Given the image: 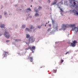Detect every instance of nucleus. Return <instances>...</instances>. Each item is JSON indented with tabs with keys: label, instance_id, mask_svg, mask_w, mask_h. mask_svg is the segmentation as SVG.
I'll return each mask as SVG.
<instances>
[{
	"label": "nucleus",
	"instance_id": "nucleus-1",
	"mask_svg": "<svg viewBox=\"0 0 78 78\" xmlns=\"http://www.w3.org/2000/svg\"><path fill=\"white\" fill-rule=\"evenodd\" d=\"M38 9H37V8H35L34 9V11L35 12H37L35 13V16L36 17L37 16H39V15H41V13L39 12V11L38 10Z\"/></svg>",
	"mask_w": 78,
	"mask_h": 78
},
{
	"label": "nucleus",
	"instance_id": "nucleus-2",
	"mask_svg": "<svg viewBox=\"0 0 78 78\" xmlns=\"http://www.w3.org/2000/svg\"><path fill=\"white\" fill-rule=\"evenodd\" d=\"M29 43L28 44H30V42H33L35 41V38L33 37H29V39L28 40Z\"/></svg>",
	"mask_w": 78,
	"mask_h": 78
},
{
	"label": "nucleus",
	"instance_id": "nucleus-3",
	"mask_svg": "<svg viewBox=\"0 0 78 78\" xmlns=\"http://www.w3.org/2000/svg\"><path fill=\"white\" fill-rule=\"evenodd\" d=\"M4 36L7 38V39H9V37L11 36V35L9 34L8 32L5 31L4 33Z\"/></svg>",
	"mask_w": 78,
	"mask_h": 78
},
{
	"label": "nucleus",
	"instance_id": "nucleus-4",
	"mask_svg": "<svg viewBox=\"0 0 78 78\" xmlns=\"http://www.w3.org/2000/svg\"><path fill=\"white\" fill-rule=\"evenodd\" d=\"M70 27V25H65L63 24L62 25V29L63 30H65L66 28H69Z\"/></svg>",
	"mask_w": 78,
	"mask_h": 78
},
{
	"label": "nucleus",
	"instance_id": "nucleus-5",
	"mask_svg": "<svg viewBox=\"0 0 78 78\" xmlns=\"http://www.w3.org/2000/svg\"><path fill=\"white\" fill-rule=\"evenodd\" d=\"M76 43H78V42L75 40H74L73 41V43H71V45L72 47H75L76 46Z\"/></svg>",
	"mask_w": 78,
	"mask_h": 78
},
{
	"label": "nucleus",
	"instance_id": "nucleus-6",
	"mask_svg": "<svg viewBox=\"0 0 78 78\" xmlns=\"http://www.w3.org/2000/svg\"><path fill=\"white\" fill-rule=\"evenodd\" d=\"M36 48V47L35 46H33L32 48L30 47V49L32 51V53H34V51L33 50H35V49Z\"/></svg>",
	"mask_w": 78,
	"mask_h": 78
},
{
	"label": "nucleus",
	"instance_id": "nucleus-7",
	"mask_svg": "<svg viewBox=\"0 0 78 78\" xmlns=\"http://www.w3.org/2000/svg\"><path fill=\"white\" fill-rule=\"evenodd\" d=\"M28 59L30 60L31 62H32L33 61V57H30L29 56L28 57Z\"/></svg>",
	"mask_w": 78,
	"mask_h": 78
},
{
	"label": "nucleus",
	"instance_id": "nucleus-8",
	"mask_svg": "<svg viewBox=\"0 0 78 78\" xmlns=\"http://www.w3.org/2000/svg\"><path fill=\"white\" fill-rule=\"evenodd\" d=\"M9 53V52H6L4 51V53H3V55H4V58H5V57L6 56H7V55Z\"/></svg>",
	"mask_w": 78,
	"mask_h": 78
},
{
	"label": "nucleus",
	"instance_id": "nucleus-9",
	"mask_svg": "<svg viewBox=\"0 0 78 78\" xmlns=\"http://www.w3.org/2000/svg\"><path fill=\"white\" fill-rule=\"evenodd\" d=\"M57 1H58V0H55L54 1L53 3H51V6H53V5H54L56 4V3H57Z\"/></svg>",
	"mask_w": 78,
	"mask_h": 78
},
{
	"label": "nucleus",
	"instance_id": "nucleus-10",
	"mask_svg": "<svg viewBox=\"0 0 78 78\" xmlns=\"http://www.w3.org/2000/svg\"><path fill=\"white\" fill-rule=\"evenodd\" d=\"M0 27L5 28V24H3L2 23H0Z\"/></svg>",
	"mask_w": 78,
	"mask_h": 78
},
{
	"label": "nucleus",
	"instance_id": "nucleus-11",
	"mask_svg": "<svg viewBox=\"0 0 78 78\" xmlns=\"http://www.w3.org/2000/svg\"><path fill=\"white\" fill-rule=\"evenodd\" d=\"M25 31H29V32H31V29H28V28H26V29L25 30Z\"/></svg>",
	"mask_w": 78,
	"mask_h": 78
},
{
	"label": "nucleus",
	"instance_id": "nucleus-12",
	"mask_svg": "<svg viewBox=\"0 0 78 78\" xmlns=\"http://www.w3.org/2000/svg\"><path fill=\"white\" fill-rule=\"evenodd\" d=\"M26 11L27 12H28L29 11H31V9L30 8H28L26 10Z\"/></svg>",
	"mask_w": 78,
	"mask_h": 78
},
{
	"label": "nucleus",
	"instance_id": "nucleus-13",
	"mask_svg": "<svg viewBox=\"0 0 78 78\" xmlns=\"http://www.w3.org/2000/svg\"><path fill=\"white\" fill-rule=\"evenodd\" d=\"M59 8L60 9V10H61L60 12H61L62 13H61V14H62V13L63 12H64V11H63V10H62V9L60 7H59Z\"/></svg>",
	"mask_w": 78,
	"mask_h": 78
},
{
	"label": "nucleus",
	"instance_id": "nucleus-14",
	"mask_svg": "<svg viewBox=\"0 0 78 78\" xmlns=\"http://www.w3.org/2000/svg\"><path fill=\"white\" fill-rule=\"evenodd\" d=\"M25 27H26V26L25 25H23L21 27V28H22V29H23V28H25Z\"/></svg>",
	"mask_w": 78,
	"mask_h": 78
},
{
	"label": "nucleus",
	"instance_id": "nucleus-15",
	"mask_svg": "<svg viewBox=\"0 0 78 78\" xmlns=\"http://www.w3.org/2000/svg\"><path fill=\"white\" fill-rule=\"evenodd\" d=\"M30 35L29 34H26V37L27 38H29V37H30Z\"/></svg>",
	"mask_w": 78,
	"mask_h": 78
},
{
	"label": "nucleus",
	"instance_id": "nucleus-16",
	"mask_svg": "<svg viewBox=\"0 0 78 78\" xmlns=\"http://www.w3.org/2000/svg\"><path fill=\"white\" fill-rule=\"evenodd\" d=\"M33 28H34V27L32 26V25H31L30 30H31V29H33Z\"/></svg>",
	"mask_w": 78,
	"mask_h": 78
},
{
	"label": "nucleus",
	"instance_id": "nucleus-17",
	"mask_svg": "<svg viewBox=\"0 0 78 78\" xmlns=\"http://www.w3.org/2000/svg\"><path fill=\"white\" fill-rule=\"evenodd\" d=\"M70 26L71 27H75V24L71 25Z\"/></svg>",
	"mask_w": 78,
	"mask_h": 78
},
{
	"label": "nucleus",
	"instance_id": "nucleus-18",
	"mask_svg": "<svg viewBox=\"0 0 78 78\" xmlns=\"http://www.w3.org/2000/svg\"><path fill=\"white\" fill-rule=\"evenodd\" d=\"M25 50H29V49H30V46H29L28 48H25Z\"/></svg>",
	"mask_w": 78,
	"mask_h": 78
},
{
	"label": "nucleus",
	"instance_id": "nucleus-19",
	"mask_svg": "<svg viewBox=\"0 0 78 78\" xmlns=\"http://www.w3.org/2000/svg\"><path fill=\"white\" fill-rule=\"evenodd\" d=\"M15 41L16 42H18V41H20V40H17V39H15Z\"/></svg>",
	"mask_w": 78,
	"mask_h": 78
},
{
	"label": "nucleus",
	"instance_id": "nucleus-20",
	"mask_svg": "<svg viewBox=\"0 0 78 78\" xmlns=\"http://www.w3.org/2000/svg\"><path fill=\"white\" fill-rule=\"evenodd\" d=\"M42 9V7L40 6L39 7V8H38V9L39 10H41V9Z\"/></svg>",
	"mask_w": 78,
	"mask_h": 78
},
{
	"label": "nucleus",
	"instance_id": "nucleus-21",
	"mask_svg": "<svg viewBox=\"0 0 78 78\" xmlns=\"http://www.w3.org/2000/svg\"><path fill=\"white\" fill-rule=\"evenodd\" d=\"M54 73H56V70L54 69L53 70Z\"/></svg>",
	"mask_w": 78,
	"mask_h": 78
},
{
	"label": "nucleus",
	"instance_id": "nucleus-22",
	"mask_svg": "<svg viewBox=\"0 0 78 78\" xmlns=\"http://www.w3.org/2000/svg\"><path fill=\"white\" fill-rule=\"evenodd\" d=\"M52 23L53 24V23H55V21L53 20H52Z\"/></svg>",
	"mask_w": 78,
	"mask_h": 78
},
{
	"label": "nucleus",
	"instance_id": "nucleus-23",
	"mask_svg": "<svg viewBox=\"0 0 78 78\" xmlns=\"http://www.w3.org/2000/svg\"><path fill=\"white\" fill-rule=\"evenodd\" d=\"M64 62V60L62 59L61 63H62V62Z\"/></svg>",
	"mask_w": 78,
	"mask_h": 78
},
{
	"label": "nucleus",
	"instance_id": "nucleus-24",
	"mask_svg": "<svg viewBox=\"0 0 78 78\" xmlns=\"http://www.w3.org/2000/svg\"><path fill=\"white\" fill-rule=\"evenodd\" d=\"M48 3H50V0H48Z\"/></svg>",
	"mask_w": 78,
	"mask_h": 78
},
{
	"label": "nucleus",
	"instance_id": "nucleus-25",
	"mask_svg": "<svg viewBox=\"0 0 78 78\" xmlns=\"http://www.w3.org/2000/svg\"><path fill=\"white\" fill-rule=\"evenodd\" d=\"M73 4L74 5H76V2H73Z\"/></svg>",
	"mask_w": 78,
	"mask_h": 78
},
{
	"label": "nucleus",
	"instance_id": "nucleus-26",
	"mask_svg": "<svg viewBox=\"0 0 78 78\" xmlns=\"http://www.w3.org/2000/svg\"><path fill=\"white\" fill-rule=\"evenodd\" d=\"M67 53H69V51L67 52H66V53L65 54V55H67Z\"/></svg>",
	"mask_w": 78,
	"mask_h": 78
},
{
	"label": "nucleus",
	"instance_id": "nucleus-27",
	"mask_svg": "<svg viewBox=\"0 0 78 78\" xmlns=\"http://www.w3.org/2000/svg\"><path fill=\"white\" fill-rule=\"evenodd\" d=\"M6 12H4V15H6Z\"/></svg>",
	"mask_w": 78,
	"mask_h": 78
},
{
	"label": "nucleus",
	"instance_id": "nucleus-28",
	"mask_svg": "<svg viewBox=\"0 0 78 78\" xmlns=\"http://www.w3.org/2000/svg\"><path fill=\"white\" fill-rule=\"evenodd\" d=\"M9 42V40H6V42Z\"/></svg>",
	"mask_w": 78,
	"mask_h": 78
},
{
	"label": "nucleus",
	"instance_id": "nucleus-29",
	"mask_svg": "<svg viewBox=\"0 0 78 78\" xmlns=\"http://www.w3.org/2000/svg\"><path fill=\"white\" fill-rule=\"evenodd\" d=\"M2 17V15H0V19H1Z\"/></svg>",
	"mask_w": 78,
	"mask_h": 78
},
{
	"label": "nucleus",
	"instance_id": "nucleus-30",
	"mask_svg": "<svg viewBox=\"0 0 78 78\" xmlns=\"http://www.w3.org/2000/svg\"><path fill=\"white\" fill-rule=\"evenodd\" d=\"M48 26H49V27H51V24H49Z\"/></svg>",
	"mask_w": 78,
	"mask_h": 78
},
{
	"label": "nucleus",
	"instance_id": "nucleus-31",
	"mask_svg": "<svg viewBox=\"0 0 78 78\" xmlns=\"http://www.w3.org/2000/svg\"><path fill=\"white\" fill-rule=\"evenodd\" d=\"M76 14H77V15H78V12H77L76 13Z\"/></svg>",
	"mask_w": 78,
	"mask_h": 78
},
{
	"label": "nucleus",
	"instance_id": "nucleus-32",
	"mask_svg": "<svg viewBox=\"0 0 78 78\" xmlns=\"http://www.w3.org/2000/svg\"><path fill=\"white\" fill-rule=\"evenodd\" d=\"M38 28H41V27H38Z\"/></svg>",
	"mask_w": 78,
	"mask_h": 78
},
{
	"label": "nucleus",
	"instance_id": "nucleus-33",
	"mask_svg": "<svg viewBox=\"0 0 78 78\" xmlns=\"http://www.w3.org/2000/svg\"><path fill=\"white\" fill-rule=\"evenodd\" d=\"M2 34H0V36H2Z\"/></svg>",
	"mask_w": 78,
	"mask_h": 78
},
{
	"label": "nucleus",
	"instance_id": "nucleus-34",
	"mask_svg": "<svg viewBox=\"0 0 78 78\" xmlns=\"http://www.w3.org/2000/svg\"><path fill=\"white\" fill-rule=\"evenodd\" d=\"M47 23H46V24H47Z\"/></svg>",
	"mask_w": 78,
	"mask_h": 78
},
{
	"label": "nucleus",
	"instance_id": "nucleus-35",
	"mask_svg": "<svg viewBox=\"0 0 78 78\" xmlns=\"http://www.w3.org/2000/svg\"><path fill=\"white\" fill-rule=\"evenodd\" d=\"M45 27H46V24L45 25Z\"/></svg>",
	"mask_w": 78,
	"mask_h": 78
},
{
	"label": "nucleus",
	"instance_id": "nucleus-36",
	"mask_svg": "<svg viewBox=\"0 0 78 78\" xmlns=\"http://www.w3.org/2000/svg\"><path fill=\"white\" fill-rule=\"evenodd\" d=\"M50 22V21H48V23H49Z\"/></svg>",
	"mask_w": 78,
	"mask_h": 78
},
{
	"label": "nucleus",
	"instance_id": "nucleus-37",
	"mask_svg": "<svg viewBox=\"0 0 78 78\" xmlns=\"http://www.w3.org/2000/svg\"><path fill=\"white\" fill-rule=\"evenodd\" d=\"M74 11H74V10L73 11V12H74Z\"/></svg>",
	"mask_w": 78,
	"mask_h": 78
},
{
	"label": "nucleus",
	"instance_id": "nucleus-38",
	"mask_svg": "<svg viewBox=\"0 0 78 78\" xmlns=\"http://www.w3.org/2000/svg\"><path fill=\"white\" fill-rule=\"evenodd\" d=\"M30 7H32V5H31V6H30Z\"/></svg>",
	"mask_w": 78,
	"mask_h": 78
},
{
	"label": "nucleus",
	"instance_id": "nucleus-39",
	"mask_svg": "<svg viewBox=\"0 0 78 78\" xmlns=\"http://www.w3.org/2000/svg\"><path fill=\"white\" fill-rule=\"evenodd\" d=\"M15 6H17V5H15Z\"/></svg>",
	"mask_w": 78,
	"mask_h": 78
},
{
	"label": "nucleus",
	"instance_id": "nucleus-40",
	"mask_svg": "<svg viewBox=\"0 0 78 78\" xmlns=\"http://www.w3.org/2000/svg\"><path fill=\"white\" fill-rule=\"evenodd\" d=\"M20 10H22V9H20Z\"/></svg>",
	"mask_w": 78,
	"mask_h": 78
},
{
	"label": "nucleus",
	"instance_id": "nucleus-41",
	"mask_svg": "<svg viewBox=\"0 0 78 78\" xmlns=\"http://www.w3.org/2000/svg\"><path fill=\"white\" fill-rule=\"evenodd\" d=\"M26 44H27V42L26 43Z\"/></svg>",
	"mask_w": 78,
	"mask_h": 78
}]
</instances>
